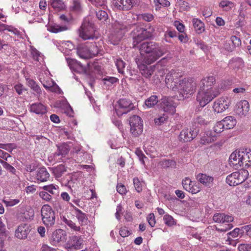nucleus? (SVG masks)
Returning a JSON list of instances; mask_svg holds the SVG:
<instances>
[{"label":"nucleus","instance_id":"obj_1","mask_svg":"<svg viewBox=\"0 0 251 251\" xmlns=\"http://www.w3.org/2000/svg\"><path fill=\"white\" fill-rule=\"evenodd\" d=\"M165 83L168 88L178 91L183 96L193 94L196 88V83L193 80L183 78L174 70H172L167 74Z\"/></svg>","mask_w":251,"mask_h":251},{"label":"nucleus","instance_id":"obj_2","mask_svg":"<svg viewBox=\"0 0 251 251\" xmlns=\"http://www.w3.org/2000/svg\"><path fill=\"white\" fill-rule=\"evenodd\" d=\"M215 80L214 76H208L204 77L200 82L197 100L201 107H203L220 94L217 89L212 87Z\"/></svg>","mask_w":251,"mask_h":251},{"label":"nucleus","instance_id":"obj_3","mask_svg":"<svg viewBox=\"0 0 251 251\" xmlns=\"http://www.w3.org/2000/svg\"><path fill=\"white\" fill-rule=\"evenodd\" d=\"M143 62L151 64L163 56L166 51L158 44L153 42H145L139 46Z\"/></svg>","mask_w":251,"mask_h":251},{"label":"nucleus","instance_id":"obj_4","mask_svg":"<svg viewBox=\"0 0 251 251\" xmlns=\"http://www.w3.org/2000/svg\"><path fill=\"white\" fill-rule=\"evenodd\" d=\"M129 28V25L125 22L121 20L115 21L112 23L113 31L109 37L111 43L117 45Z\"/></svg>","mask_w":251,"mask_h":251},{"label":"nucleus","instance_id":"obj_5","mask_svg":"<svg viewBox=\"0 0 251 251\" xmlns=\"http://www.w3.org/2000/svg\"><path fill=\"white\" fill-rule=\"evenodd\" d=\"M79 37L83 40H95L98 38L96 34L94 24L90 21L89 18H85L79 29Z\"/></svg>","mask_w":251,"mask_h":251},{"label":"nucleus","instance_id":"obj_6","mask_svg":"<svg viewBox=\"0 0 251 251\" xmlns=\"http://www.w3.org/2000/svg\"><path fill=\"white\" fill-rule=\"evenodd\" d=\"M42 221L47 227L52 226L55 222L54 211L51 206L48 204L44 205L41 209Z\"/></svg>","mask_w":251,"mask_h":251},{"label":"nucleus","instance_id":"obj_7","mask_svg":"<svg viewBox=\"0 0 251 251\" xmlns=\"http://www.w3.org/2000/svg\"><path fill=\"white\" fill-rule=\"evenodd\" d=\"M133 36V47L142 40L149 38L151 36L150 32L142 27L137 26L131 32Z\"/></svg>","mask_w":251,"mask_h":251},{"label":"nucleus","instance_id":"obj_8","mask_svg":"<svg viewBox=\"0 0 251 251\" xmlns=\"http://www.w3.org/2000/svg\"><path fill=\"white\" fill-rule=\"evenodd\" d=\"M134 106L131 101L126 99H120L115 105V109L117 115L122 116L133 109Z\"/></svg>","mask_w":251,"mask_h":251},{"label":"nucleus","instance_id":"obj_9","mask_svg":"<svg viewBox=\"0 0 251 251\" xmlns=\"http://www.w3.org/2000/svg\"><path fill=\"white\" fill-rule=\"evenodd\" d=\"M130 131L133 135L136 137L139 135L143 131V125L140 117L133 115L129 119Z\"/></svg>","mask_w":251,"mask_h":251},{"label":"nucleus","instance_id":"obj_10","mask_svg":"<svg viewBox=\"0 0 251 251\" xmlns=\"http://www.w3.org/2000/svg\"><path fill=\"white\" fill-rule=\"evenodd\" d=\"M139 0H113L116 7L121 10H129L134 6L138 5Z\"/></svg>","mask_w":251,"mask_h":251},{"label":"nucleus","instance_id":"obj_11","mask_svg":"<svg viewBox=\"0 0 251 251\" xmlns=\"http://www.w3.org/2000/svg\"><path fill=\"white\" fill-rule=\"evenodd\" d=\"M247 173L245 171L242 172L241 173L236 172L228 175L226 178V182L230 186H236L243 182L246 177L243 176V173Z\"/></svg>","mask_w":251,"mask_h":251},{"label":"nucleus","instance_id":"obj_12","mask_svg":"<svg viewBox=\"0 0 251 251\" xmlns=\"http://www.w3.org/2000/svg\"><path fill=\"white\" fill-rule=\"evenodd\" d=\"M199 131L197 128L184 129L179 135V139L183 142H190L197 136Z\"/></svg>","mask_w":251,"mask_h":251},{"label":"nucleus","instance_id":"obj_13","mask_svg":"<svg viewBox=\"0 0 251 251\" xmlns=\"http://www.w3.org/2000/svg\"><path fill=\"white\" fill-rule=\"evenodd\" d=\"M240 155V150L238 151H234L230 155L229 163L231 167L235 169H238L241 167H243V163Z\"/></svg>","mask_w":251,"mask_h":251},{"label":"nucleus","instance_id":"obj_14","mask_svg":"<svg viewBox=\"0 0 251 251\" xmlns=\"http://www.w3.org/2000/svg\"><path fill=\"white\" fill-rule=\"evenodd\" d=\"M150 64L143 62L138 65V68L142 75L147 78H150L155 70V65L149 66Z\"/></svg>","mask_w":251,"mask_h":251},{"label":"nucleus","instance_id":"obj_15","mask_svg":"<svg viewBox=\"0 0 251 251\" xmlns=\"http://www.w3.org/2000/svg\"><path fill=\"white\" fill-rule=\"evenodd\" d=\"M67 240V234L65 230L58 229L54 231L52 234L51 241L53 244L63 243Z\"/></svg>","mask_w":251,"mask_h":251},{"label":"nucleus","instance_id":"obj_16","mask_svg":"<svg viewBox=\"0 0 251 251\" xmlns=\"http://www.w3.org/2000/svg\"><path fill=\"white\" fill-rule=\"evenodd\" d=\"M250 110V104L246 100L238 102L235 109V112L239 116H246Z\"/></svg>","mask_w":251,"mask_h":251},{"label":"nucleus","instance_id":"obj_17","mask_svg":"<svg viewBox=\"0 0 251 251\" xmlns=\"http://www.w3.org/2000/svg\"><path fill=\"white\" fill-rule=\"evenodd\" d=\"M229 102L227 99L221 98L216 100L213 104L214 110L217 113H222L228 108Z\"/></svg>","mask_w":251,"mask_h":251},{"label":"nucleus","instance_id":"obj_18","mask_svg":"<svg viewBox=\"0 0 251 251\" xmlns=\"http://www.w3.org/2000/svg\"><path fill=\"white\" fill-rule=\"evenodd\" d=\"M68 244L70 248H74L76 250L83 249V240L80 236H73L68 241Z\"/></svg>","mask_w":251,"mask_h":251},{"label":"nucleus","instance_id":"obj_19","mask_svg":"<svg viewBox=\"0 0 251 251\" xmlns=\"http://www.w3.org/2000/svg\"><path fill=\"white\" fill-rule=\"evenodd\" d=\"M30 231V228L27 224H22L20 225L15 231V236L20 239H24L27 238L28 234Z\"/></svg>","mask_w":251,"mask_h":251},{"label":"nucleus","instance_id":"obj_20","mask_svg":"<svg viewBox=\"0 0 251 251\" xmlns=\"http://www.w3.org/2000/svg\"><path fill=\"white\" fill-rule=\"evenodd\" d=\"M196 178L198 181L207 187H210L213 185V177L205 174L200 173L198 174L196 176Z\"/></svg>","mask_w":251,"mask_h":251},{"label":"nucleus","instance_id":"obj_21","mask_svg":"<svg viewBox=\"0 0 251 251\" xmlns=\"http://www.w3.org/2000/svg\"><path fill=\"white\" fill-rule=\"evenodd\" d=\"M240 155L243 167H250L251 165V151H247V149L240 150Z\"/></svg>","mask_w":251,"mask_h":251},{"label":"nucleus","instance_id":"obj_22","mask_svg":"<svg viewBox=\"0 0 251 251\" xmlns=\"http://www.w3.org/2000/svg\"><path fill=\"white\" fill-rule=\"evenodd\" d=\"M77 53L80 57L83 59L91 57L90 49L84 45H80L77 47Z\"/></svg>","mask_w":251,"mask_h":251},{"label":"nucleus","instance_id":"obj_23","mask_svg":"<svg viewBox=\"0 0 251 251\" xmlns=\"http://www.w3.org/2000/svg\"><path fill=\"white\" fill-rule=\"evenodd\" d=\"M50 177V174L45 167H42L38 169L37 174V179L41 182L47 181Z\"/></svg>","mask_w":251,"mask_h":251},{"label":"nucleus","instance_id":"obj_24","mask_svg":"<svg viewBox=\"0 0 251 251\" xmlns=\"http://www.w3.org/2000/svg\"><path fill=\"white\" fill-rule=\"evenodd\" d=\"M72 206L74 207L75 211L76 217L78 219L81 226L86 224L88 220L86 215L83 213L80 210L78 209L77 207L73 206V205Z\"/></svg>","mask_w":251,"mask_h":251},{"label":"nucleus","instance_id":"obj_25","mask_svg":"<svg viewBox=\"0 0 251 251\" xmlns=\"http://www.w3.org/2000/svg\"><path fill=\"white\" fill-rule=\"evenodd\" d=\"M222 121L226 129L232 128L236 124V119L232 116H227Z\"/></svg>","mask_w":251,"mask_h":251},{"label":"nucleus","instance_id":"obj_26","mask_svg":"<svg viewBox=\"0 0 251 251\" xmlns=\"http://www.w3.org/2000/svg\"><path fill=\"white\" fill-rule=\"evenodd\" d=\"M31 111L37 114H43L47 111L46 107L41 103H33L30 107Z\"/></svg>","mask_w":251,"mask_h":251},{"label":"nucleus","instance_id":"obj_27","mask_svg":"<svg viewBox=\"0 0 251 251\" xmlns=\"http://www.w3.org/2000/svg\"><path fill=\"white\" fill-rule=\"evenodd\" d=\"M161 106L163 109L164 113L168 112L173 114L176 111V107L172 104L171 102L167 100H163Z\"/></svg>","mask_w":251,"mask_h":251},{"label":"nucleus","instance_id":"obj_28","mask_svg":"<svg viewBox=\"0 0 251 251\" xmlns=\"http://www.w3.org/2000/svg\"><path fill=\"white\" fill-rule=\"evenodd\" d=\"M49 3L55 11H61L65 8L64 3L61 0H50Z\"/></svg>","mask_w":251,"mask_h":251},{"label":"nucleus","instance_id":"obj_29","mask_svg":"<svg viewBox=\"0 0 251 251\" xmlns=\"http://www.w3.org/2000/svg\"><path fill=\"white\" fill-rule=\"evenodd\" d=\"M52 172L55 177H60L66 171L65 166L62 164L53 167Z\"/></svg>","mask_w":251,"mask_h":251},{"label":"nucleus","instance_id":"obj_30","mask_svg":"<svg viewBox=\"0 0 251 251\" xmlns=\"http://www.w3.org/2000/svg\"><path fill=\"white\" fill-rule=\"evenodd\" d=\"M215 135H212L211 132H207L201 139V143L205 144L210 143L216 140Z\"/></svg>","mask_w":251,"mask_h":251},{"label":"nucleus","instance_id":"obj_31","mask_svg":"<svg viewBox=\"0 0 251 251\" xmlns=\"http://www.w3.org/2000/svg\"><path fill=\"white\" fill-rule=\"evenodd\" d=\"M57 147L58 151L56 152V154L58 156L66 155L70 150L69 145L65 143H63Z\"/></svg>","mask_w":251,"mask_h":251},{"label":"nucleus","instance_id":"obj_32","mask_svg":"<svg viewBox=\"0 0 251 251\" xmlns=\"http://www.w3.org/2000/svg\"><path fill=\"white\" fill-rule=\"evenodd\" d=\"M193 26L198 33H201L204 30V26L203 23L198 19H194L193 20Z\"/></svg>","mask_w":251,"mask_h":251},{"label":"nucleus","instance_id":"obj_33","mask_svg":"<svg viewBox=\"0 0 251 251\" xmlns=\"http://www.w3.org/2000/svg\"><path fill=\"white\" fill-rule=\"evenodd\" d=\"M27 85L34 91L37 95H40L42 93V90L39 85L33 79H27Z\"/></svg>","mask_w":251,"mask_h":251},{"label":"nucleus","instance_id":"obj_34","mask_svg":"<svg viewBox=\"0 0 251 251\" xmlns=\"http://www.w3.org/2000/svg\"><path fill=\"white\" fill-rule=\"evenodd\" d=\"M168 116L167 113H159L157 117L154 119V123L157 125L164 124L168 120Z\"/></svg>","mask_w":251,"mask_h":251},{"label":"nucleus","instance_id":"obj_35","mask_svg":"<svg viewBox=\"0 0 251 251\" xmlns=\"http://www.w3.org/2000/svg\"><path fill=\"white\" fill-rule=\"evenodd\" d=\"M158 101V97L152 95L145 100V104L148 108L153 107Z\"/></svg>","mask_w":251,"mask_h":251},{"label":"nucleus","instance_id":"obj_36","mask_svg":"<svg viewBox=\"0 0 251 251\" xmlns=\"http://www.w3.org/2000/svg\"><path fill=\"white\" fill-rule=\"evenodd\" d=\"M8 31L13 33L14 34L19 33V31L14 27L3 24H0V32Z\"/></svg>","mask_w":251,"mask_h":251},{"label":"nucleus","instance_id":"obj_37","mask_svg":"<svg viewBox=\"0 0 251 251\" xmlns=\"http://www.w3.org/2000/svg\"><path fill=\"white\" fill-rule=\"evenodd\" d=\"M233 3L227 0H222L219 3V6L227 11L231 10L233 7Z\"/></svg>","mask_w":251,"mask_h":251},{"label":"nucleus","instance_id":"obj_38","mask_svg":"<svg viewBox=\"0 0 251 251\" xmlns=\"http://www.w3.org/2000/svg\"><path fill=\"white\" fill-rule=\"evenodd\" d=\"M43 188L50 194L53 195H57L58 194V186L57 185H54L53 184L45 185L43 186Z\"/></svg>","mask_w":251,"mask_h":251},{"label":"nucleus","instance_id":"obj_39","mask_svg":"<svg viewBox=\"0 0 251 251\" xmlns=\"http://www.w3.org/2000/svg\"><path fill=\"white\" fill-rule=\"evenodd\" d=\"M159 164L163 168H168L169 167H174L176 163L173 160L164 159L159 162Z\"/></svg>","mask_w":251,"mask_h":251},{"label":"nucleus","instance_id":"obj_40","mask_svg":"<svg viewBox=\"0 0 251 251\" xmlns=\"http://www.w3.org/2000/svg\"><path fill=\"white\" fill-rule=\"evenodd\" d=\"M63 222L66 224L68 226H69L71 229H73L75 231H80L81 228L80 226H76L75 224L74 223L70 220L67 219L65 217H63L62 219Z\"/></svg>","mask_w":251,"mask_h":251},{"label":"nucleus","instance_id":"obj_41","mask_svg":"<svg viewBox=\"0 0 251 251\" xmlns=\"http://www.w3.org/2000/svg\"><path fill=\"white\" fill-rule=\"evenodd\" d=\"M68 27L66 25L60 26L58 25H50L49 27V30L51 32L58 33L59 32L66 30Z\"/></svg>","mask_w":251,"mask_h":251},{"label":"nucleus","instance_id":"obj_42","mask_svg":"<svg viewBox=\"0 0 251 251\" xmlns=\"http://www.w3.org/2000/svg\"><path fill=\"white\" fill-rule=\"evenodd\" d=\"M36 140L37 141L36 143L40 144L43 146H48L50 142L49 139L43 136L36 135Z\"/></svg>","mask_w":251,"mask_h":251},{"label":"nucleus","instance_id":"obj_43","mask_svg":"<svg viewBox=\"0 0 251 251\" xmlns=\"http://www.w3.org/2000/svg\"><path fill=\"white\" fill-rule=\"evenodd\" d=\"M97 18L102 22L106 21L108 19V14L104 10H99L96 12Z\"/></svg>","mask_w":251,"mask_h":251},{"label":"nucleus","instance_id":"obj_44","mask_svg":"<svg viewBox=\"0 0 251 251\" xmlns=\"http://www.w3.org/2000/svg\"><path fill=\"white\" fill-rule=\"evenodd\" d=\"M116 65L117 66L118 72L121 74H124V69L125 68L126 63L122 59H117L116 62Z\"/></svg>","mask_w":251,"mask_h":251},{"label":"nucleus","instance_id":"obj_45","mask_svg":"<svg viewBox=\"0 0 251 251\" xmlns=\"http://www.w3.org/2000/svg\"><path fill=\"white\" fill-rule=\"evenodd\" d=\"M73 71L78 72L79 73H87V70L86 67L84 66L80 62L78 61H77Z\"/></svg>","mask_w":251,"mask_h":251},{"label":"nucleus","instance_id":"obj_46","mask_svg":"<svg viewBox=\"0 0 251 251\" xmlns=\"http://www.w3.org/2000/svg\"><path fill=\"white\" fill-rule=\"evenodd\" d=\"M0 162L2 165L3 168L5 169L7 171L14 174L16 172V169L12 166L11 165L7 163L4 160L0 159Z\"/></svg>","mask_w":251,"mask_h":251},{"label":"nucleus","instance_id":"obj_47","mask_svg":"<svg viewBox=\"0 0 251 251\" xmlns=\"http://www.w3.org/2000/svg\"><path fill=\"white\" fill-rule=\"evenodd\" d=\"M81 6L79 0H73L70 9L75 11H79L81 10Z\"/></svg>","mask_w":251,"mask_h":251},{"label":"nucleus","instance_id":"obj_48","mask_svg":"<svg viewBox=\"0 0 251 251\" xmlns=\"http://www.w3.org/2000/svg\"><path fill=\"white\" fill-rule=\"evenodd\" d=\"M16 147L15 144H0V148L5 150L9 152H11L13 149L16 148Z\"/></svg>","mask_w":251,"mask_h":251},{"label":"nucleus","instance_id":"obj_49","mask_svg":"<svg viewBox=\"0 0 251 251\" xmlns=\"http://www.w3.org/2000/svg\"><path fill=\"white\" fill-rule=\"evenodd\" d=\"M225 129V126L222 121L218 122L214 126L213 130L215 133H220Z\"/></svg>","mask_w":251,"mask_h":251},{"label":"nucleus","instance_id":"obj_50","mask_svg":"<svg viewBox=\"0 0 251 251\" xmlns=\"http://www.w3.org/2000/svg\"><path fill=\"white\" fill-rule=\"evenodd\" d=\"M163 220L165 224L168 226H172L174 225L175 224L174 218L168 214L165 215Z\"/></svg>","mask_w":251,"mask_h":251},{"label":"nucleus","instance_id":"obj_51","mask_svg":"<svg viewBox=\"0 0 251 251\" xmlns=\"http://www.w3.org/2000/svg\"><path fill=\"white\" fill-rule=\"evenodd\" d=\"M133 183L136 191L138 193L141 192L142 190V186L139 179L137 177L134 178Z\"/></svg>","mask_w":251,"mask_h":251},{"label":"nucleus","instance_id":"obj_52","mask_svg":"<svg viewBox=\"0 0 251 251\" xmlns=\"http://www.w3.org/2000/svg\"><path fill=\"white\" fill-rule=\"evenodd\" d=\"M15 91L19 94L22 95L24 92L26 91V89L21 84H18L14 86Z\"/></svg>","mask_w":251,"mask_h":251},{"label":"nucleus","instance_id":"obj_53","mask_svg":"<svg viewBox=\"0 0 251 251\" xmlns=\"http://www.w3.org/2000/svg\"><path fill=\"white\" fill-rule=\"evenodd\" d=\"M190 183H191V180L190 178L186 177L182 180V184L183 187L186 191H190L191 188L190 186Z\"/></svg>","mask_w":251,"mask_h":251},{"label":"nucleus","instance_id":"obj_54","mask_svg":"<svg viewBox=\"0 0 251 251\" xmlns=\"http://www.w3.org/2000/svg\"><path fill=\"white\" fill-rule=\"evenodd\" d=\"M238 249L239 251H251V243L240 244Z\"/></svg>","mask_w":251,"mask_h":251},{"label":"nucleus","instance_id":"obj_55","mask_svg":"<svg viewBox=\"0 0 251 251\" xmlns=\"http://www.w3.org/2000/svg\"><path fill=\"white\" fill-rule=\"evenodd\" d=\"M119 233L122 237H126L128 236L131 234V232L126 227H124L121 228Z\"/></svg>","mask_w":251,"mask_h":251},{"label":"nucleus","instance_id":"obj_56","mask_svg":"<svg viewBox=\"0 0 251 251\" xmlns=\"http://www.w3.org/2000/svg\"><path fill=\"white\" fill-rule=\"evenodd\" d=\"M147 220L149 223V224L151 226L153 227L155 226L156 223V221L155 220V216L153 213H150L148 216Z\"/></svg>","mask_w":251,"mask_h":251},{"label":"nucleus","instance_id":"obj_57","mask_svg":"<svg viewBox=\"0 0 251 251\" xmlns=\"http://www.w3.org/2000/svg\"><path fill=\"white\" fill-rule=\"evenodd\" d=\"M118 79L114 77H106L103 79V81H104L105 84L109 85L110 84H112L115 82H116Z\"/></svg>","mask_w":251,"mask_h":251},{"label":"nucleus","instance_id":"obj_58","mask_svg":"<svg viewBox=\"0 0 251 251\" xmlns=\"http://www.w3.org/2000/svg\"><path fill=\"white\" fill-rule=\"evenodd\" d=\"M213 219L215 222L224 223L223 213H217L214 214Z\"/></svg>","mask_w":251,"mask_h":251},{"label":"nucleus","instance_id":"obj_59","mask_svg":"<svg viewBox=\"0 0 251 251\" xmlns=\"http://www.w3.org/2000/svg\"><path fill=\"white\" fill-rule=\"evenodd\" d=\"M40 197L46 201H49L51 199V196L47 192H41L39 193Z\"/></svg>","mask_w":251,"mask_h":251},{"label":"nucleus","instance_id":"obj_60","mask_svg":"<svg viewBox=\"0 0 251 251\" xmlns=\"http://www.w3.org/2000/svg\"><path fill=\"white\" fill-rule=\"evenodd\" d=\"M242 232V227L241 228H236L233 231L228 233L232 237L235 238L237 237L239 234H243Z\"/></svg>","mask_w":251,"mask_h":251},{"label":"nucleus","instance_id":"obj_61","mask_svg":"<svg viewBox=\"0 0 251 251\" xmlns=\"http://www.w3.org/2000/svg\"><path fill=\"white\" fill-rule=\"evenodd\" d=\"M245 233L246 235L251 237V224L242 226V233Z\"/></svg>","mask_w":251,"mask_h":251},{"label":"nucleus","instance_id":"obj_62","mask_svg":"<svg viewBox=\"0 0 251 251\" xmlns=\"http://www.w3.org/2000/svg\"><path fill=\"white\" fill-rule=\"evenodd\" d=\"M136 154L138 156L139 160L141 161L142 163L144 164L145 161L144 160V158H146L147 157L143 154V152L140 149H136L135 151Z\"/></svg>","mask_w":251,"mask_h":251},{"label":"nucleus","instance_id":"obj_63","mask_svg":"<svg viewBox=\"0 0 251 251\" xmlns=\"http://www.w3.org/2000/svg\"><path fill=\"white\" fill-rule=\"evenodd\" d=\"M230 39L234 47H238L241 44V41L240 38L236 36H232Z\"/></svg>","mask_w":251,"mask_h":251},{"label":"nucleus","instance_id":"obj_64","mask_svg":"<svg viewBox=\"0 0 251 251\" xmlns=\"http://www.w3.org/2000/svg\"><path fill=\"white\" fill-rule=\"evenodd\" d=\"M177 2H179V4L180 5V8L182 10H188L190 8V6H189L188 3L181 0H177Z\"/></svg>","mask_w":251,"mask_h":251}]
</instances>
